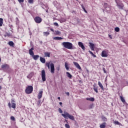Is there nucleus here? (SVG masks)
I'll use <instances>...</instances> for the list:
<instances>
[{
    "mask_svg": "<svg viewBox=\"0 0 128 128\" xmlns=\"http://www.w3.org/2000/svg\"><path fill=\"white\" fill-rule=\"evenodd\" d=\"M56 70L58 72L60 70V66L57 67Z\"/></svg>",
    "mask_w": 128,
    "mask_h": 128,
    "instance_id": "nucleus-46",
    "label": "nucleus"
},
{
    "mask_svg": "<svg viewBox=\"0 0 128 128\" xmlns=\"http://www.w3.org/2000/svg\"><path fill=\"white\" fill-rule=\"evenodd\" d=\"M12 102H14V100H12Z\"/></svg>",
    "mask_w": 128,
    "mask_h": 128,
    "instance_id": "nucleus-57",
    "label": "nucleus"
},
{
    "mask_svg": "<svg viewBox=\"0 0 128 128\" xmlns=\"http://www.w3.org/2000/svg\"><path fill=\"white\" fill-rule=\"evenodd\" d=\"M65 127L66 128H70V125H68V124H65Z\"/></svg>",
    "mask_w": 128,
    "mask_h": 128,
    "instance_id": "nucleus-39",
    "label": "nucleus"
},
{
    "mask_svg": "<svg viewBox=\"0 0 128 128\" xmlns=\"http://www.w3.org/2000/svg\"><path fill=\"white\" fill-rule=\"evenodd\" d=\"M34 90V88L32 86H28L25 92L27 94H32V91Z\"/></svg>",
    "mask_w": 128,
    "mask_h": 128,
    "instance_id": "nucleus-3",
    "label": "nucleus"
},
{
    "mask_svg": "<svg viewBox=\"0 0 128 128\" xmlns=\"http://www.w3.org/2000/svg\"><path fill=\"white\" fill-rule=\"evenodd\" d=\"M32 58H34V60H38L40 58V56H38V55H33V56H32Z\"/></svg>",
    "mask_w": 128,
    "mask_h": 128,
    "instance_id": "nucleus-15",
    "label": "nucleus"
},
{
    "mask_svg": "<svg viewBox=\"0 0 128 128\" xmlns=\"http://www.w3.org/2000/svg\"><path fill=\"white\" fill-rule=\"evenodd\" d=\"M66 74H67V76L68 78H72V74H70V72H66Z\"/></svg>",
    "mask_w": 128,
    "mask_h": 128,
    "instance_id": "nucleus-23",
    "label": "nucleus"
},
{
    "mask_svg": "<svg viewBox=\"0 0 128 128\" xmlns=\"http://www.w3.org/2000/svg\"><path fill=\"white\" fill-rule=\"evenodd\" d=\"M58 99L59 100H60V97H58Z\"/></svg>",
    "mask_w": 128,
    "mask_h": 128,
    "instance_id": "nucleus-51",
    "label": "nucleus"
},
{
    "mask_svg": "<svg viewBox=\"0 0 128 128\" xmlns=\"http://www.w3.org/2000/svg\"><path fill=\"white\" fill-rule=\"evenodd\" d=\"M75 66L78 68V70H82V68H80V66L78 64V63L76 62H73Z\"/></svg>",
    "mask_w": 128,
    "mask_h": 128,
    "instance_id": "nucleus-10",
    "label": "nucleus"
},
{
    "mask_svg": "<svg viewBox=\"0 0 128 128\" xmlns=\"http://www.w3.org/2000/svg\"><path fill=\"white\" fill-rule=\"evenodd\" d=\"M42 90L40 91L38 96V100H40L42 98V94H43Z\"/></svg>",
    "mask_w": 128,
    "mask_h": 128,
    "instance_id": "nucleus-14",
    "label": "nucleus"
},
{
    "mask_svg": "<svg viewBox=\"0 0 128 128\" xmlns=\"http://www.w3.org/2000/svg\"><path fill=\"white\" fill-rule=\"evenodd\" d=\"M98 84L100 88H102V90H104V86H102V84L100 82H98Z\"/></svg>",
    "mask_w": 128,
    "mask_h": 128,
    "instance_id": "nucleus-16",
    "label": "nucleus"
},
{
    "mask_svg": "<svg viewBox=\"0 0 128 128\" xmlns=\"http://www.w3.org/2000/svg\"><path fill=\"white\" fill-rule=\"evenodd\" d=\"M56 34H60V31H56Z\"/></svg>",
    "mask_w": 128,
    "mask_h": 128,
    "instance_id": "nucleus-41",
    "label": "nucleus"
},
{
    "mask_svg": "<svg viewBox=\"0 0 128 128\" xmlns=\"http://www.w3.org/2000/svg\"><path fill=\"white\" fill-rule=\"evenodd\" d=\"M106 10L110 12V7H106Z\"/></svg>",
    "mask_w": 128,
    "mask_h": 128,
    "instance_id": "nucleus-37",
    "label": "nucleus"
},
{
    "mask_svg": "<svg viewBox=\"0 0 128 128\" xmlns=\"http://www.w3.org/2000/svg\"><path fill=\"white\" fill-rule=\"evenodd\" d=\"M86 100H90V102H94V98H86Z\"/></svg>",
    "mask_w": 128,
    "mask_h": 128,
    "instance_id": "nucleus-19",
    "label": "nucleus"
},
{
    "mask_svg": "<svg viewBox=\"0 0 128 128\" xmlns=\"http://www.w3.org/2000/svg\"><path fill=\"white\" fill-rule=\"evenodd\" d=\"M2 68L3 70H8L10 68V66L8 64H4L2 66Z\"/></svg>",
    "mask_w": 128,
    "mask_h": 128,
    "instance_id": "nucleus-9",
    "label": "nucleus"
},
{
    "mask_svg": "<svg viewBox=\"0 0 128 128\" xmlns=\"http://www.w3.org/2000/svg\"><path fill=\"white\" fill-rule=\"evenodd\" d=\"M34 50V48H32L30 49L29 50V54H30V56H32L34 55V51H32Z\"/></svg>",
    "mask_w": 128,
    "mask_h": 128,
    "instance_id": "nucleus-12",
    "label": "nucleus"
},
{
    "mask_svg": "<svg viewBox=\"0 0 128 128\" xmlns=\"http://www.w3.org/2000/svg\"><path fill=\"white\" fill-rule=\"evenodd\" d=\"M78 46L82 48L83 50H86V47H84V43L82 42H78Z\"/></svg>",
    "mask_w": 128,
    "mask_h": 128,
    "instance_id": "nucleus-8",
    "label": "nucleus"
},
{
    "mask_svg": "<svg viewBox=\"0 0 128 128\" xmlns=\"http://www.w3.org/2000/svg\"><path fill=\"white\" fill-rule=\"evenodd\" d=\"M28 4H34V0H28Z\"/></svg>",
    "mask_w": 128,
    "mask_h": 128,
    "instance_id": "nucleus-36",
    "label": "nucleus"
},
{
    "mask_svg": "<svg viewBox=\"0 0 128 128\" xmlns=\"http://www.w3.org/2000/svg\"><path fill=\"white\" fill-rule=\"evenodd\" d=\"M81 6H82V10H84V12H85L86 14H88V11L86 10V8L84 6V5H82Z\"/></svg>",
    "mask_w": 128,
    "mask_h": 128,
    "instance_id": "nucleus-29",
    "label": "nucleus"
},
{
    "mask_svg": "<svg viewBox=\"0 0 128 128\" xmlns=\"http://www.w3.org/2000/svg\"><path fill=\"white\" fill-rule=\"evenodd\" d=\"M58 112H60V114H62V110L60 108H58Z\"/></svg>",
    "mask_w": 128,
    "mask_h": 128,
    "instance_id": "nucleus-40",
    "label": "nucleus"
},
{
    "mask_svg": "<svg viewBox=\"0 0 128 128\" xmlns=\"http://www.w3.org/2000/svg\"><path fill=\"white\" fill-rule=\"evenodd\" d=\"M41 76L42 82H46V71L44 70H42V71Z\"/></svg>",
    "mask_w": 128,
    "mask_h": 128,
    "instance_id": "nucleus-6",
    "label": "nucleus"
},
{
    "mask_svg": "<svg viewBox=\"0 0 128 128\" xmlns=\"http://www.w3.org/2000/svg\"><path fill=\"white\" fill-rule=\"evenodd\" d=\"M40 61L42 64H46V59L42 57H40Z\"/></svg>",
    "mask_w": 128,
    "mask_h": 128,
    "instance_id": "nucleus-18",
    "label": "nucleus"
},
{
    "mask_svg": "<svg viewBox=\"0 0 128 128\" xmlns=\"http://www.w3.org/2000/svg\"><path fill=\"white\" fill-rule=\"evenodd\" d=\"M77 0V1H78V0Z\"/></svg>",
    "mask_w": 128,
    "mask_h": 128,
    "instance_id": "nucleus-60",
    "label": "nucleus"
},
{
    "mask_svg": "<svg viewBox=\"0 0 128 128\" xmlns=\"http://www.w3.org/2000/svg\"><path fill=\"white\" fill-rule=\"evenodd\" d=\"M102 56L106 58L108 56V52L106 50H103L102 52Z\"/></svg>",
    "mask_w": 128,
    "mask_h": 128,
    "instance_id": "nucleus-11",
    "label": "nucleus"
},
{
    "mask_svg": "<svg viewBox=\"0 0 128 128\" xmlns=\"http://www.w3.org/2000/svg\"><path fill=\"white\" fill-rule=\"evenodd\" d=\"M44 56H48V58H50V53L48 52H46L44 53Z\"/></svg>",
    "mask_w": 128,
    "mask_h": 128,
    "instance_id": "nucleus-21",
    "label": "nucleus"
},
{
    "mask_svg": "<svg viewBox=\"0 0 128 128\" xmlns=\"http://www.w3.org/2000/svg\"><path fill=\"white\" fill-rule=\"evenodd\" d=\"M8 44H9L10 46H14V44L12 42V41H10L8 42Z\"/></svg>",
    "mask_w": 128,
    "mask_h": 128,
    "instance_id": "nucleus-24",
    "label": "nucleus"
},
{
    "mask_svg": "<svg viewBox=\"0 0 128 128\" xmlns=\"http://www.w3.org/2000/svg\"><path fill=\"white\" fill-rule=\"evenodd\" d=\"M66 94H67V96H70V92H67Z\"/></svg>",
    "mask_w": 128,
    "mask_h": 128,
    "instance_id": "nucleus-47",
    "label": "nucleus"
},
{
    "mask_svg": "<svg viewBox=\"0 0 128 128\" xmlns=\"http://www.w3.org/2000/svg\"><path fill=\"white\" fill-rule=\"evenodd\" d=\"M19 4H22L24 3V0H18Z\"/></svg>",
    "mask_w": 128,
    "mask_h": 128,
    "instance_id": "nucleus-35",
    "label": "nucleus"
},
{
    "mask_svg": "<svg viewBox=\"0 0 128 128\" xmlns=\"http://www.w3.org/2000/svg\"><path fill=\"white\" fill-rule=\"evenodd\" d=\"M115 124H120V122H118V121H115L114 122Z\"/></svg>",
    "mask_w": 128,
    "mask_h": 128,
    "instance_id": "nucleus-42",
    "label": "nucleus"
},
{
    "mask_svg": "<svg viewBox=\"0 0 128 128\" xmlns=\"http://www.w3.org/2000/svg\"><path fill=\"white\" fill-rule=\"evenodd\" d=\"M46 66H50V62H46Z\"/></svg>",
    "mask_w": 128,
    "mask_h": 128,
    "instance_id": "nucleus-44",
    "label": "nucleus"
},
{
    "mask_svg": "<svg viewBox=\"0 0 128 128\" xmlns=\"http://www.w3.org/2000/svg\"><path fill=\"white\" fill-rule=\"evenodd\" d=\"M4 20L0 18V26H2V24H4Z\"/></svg>",
    "mask_w": 128,
    "mask_h": 128,
    "instance_id": "nucleus-26",
    "label": "nucleus"
},
{
    "mask_svg": "<svg viewBox=\"0 0 128 128\" xmlns=\"http://www.w3.org/2000/svg\"><path fill=\"white\" fill-rule=\"evenodd\" d=\"M34 20L36 24H40L42 22V19L40 16H36L34 18Z\"/></svg>",
    "mask_w": 128,
    "mask_h": 128,
    "instance_id": "nucleus-5",
    "label": "nucleus"
},
{
    "mask_svg": "<svg viewBox=\"0 0 128 128\" xmlns=\"http://www.w3.org/2000/svg\"><path fill=\"white\" fill-rule=\"evenodd\" d=\"M66 122H68V120H66Z\"/></svg>",
    "mask_w": 128,
    "mask_h": 128,
    "instance_id": "nucleus-59",
    "label": "nucleus"
},
{
    "mask_svg": "<svg viewBox=\"0 0 128 128\" xmlns=\"http://www.w3.org/2000/svg\"><path fill=\"white\" fill-rule=\"evenodd\" d=\"M62 116L64 118L68 119V118L70 120H74V116L66 112H64V114H62Z\"/></svg>",
    "mask_w": 128,
    "mask_h": 128,
    "instance_id": "nucleus-2",
    "label": "nucleus"
},
{
    "mask_svg": "<svg viewBox=\"0 0 128 128\" xmlns=\"http://www.w3.org/2000/svg\"><path fill=\"white\" fill-rule=\"evenodd\" d=\"M40 102H41V101L40 100H39L38 102H37V106H40Z\"/></svg>",
    "mask_w": 128,
    "mask_h": 128,
    "instance_id": "nucleus-34",
    "label": "nucleus"
},
{
    "mask_svg": "<svg viewBox=\"0 0 128 128\" xmlns=\"http://www.w3.org/2000/svg\"><path fill=\"white\" fill-rule=\"evenodd\" d=\"M106 126V122H103L100 125V128H105Z\"/></svg>",
    "mask_w": 128,
    "mask_h": 128,
    "instance_id": "nucleus-17",
    "label": "nucleus"
},
{
    "mask_svg": "<svg viewBox=\"0 0 128 128\" xmlns=\"http://www.w3.org/2000/svg\"><path fill=\"white\" fill-rule=\"evenodd\" d=\"M51 32H54V29H50Z\"/></svg>",
    "mask_w": 128,
    "mask_h": 128,
    "instance_id": "nucleus-52",
    "label": "nucleus"
},
{
    "mask_svg": "<svg viewBox=\"0 0 128 128\" xmlns=\"http://www.w3.org/2000/svg\"><path fill=\"white\" fill-rule=\"evenodd\" d=\"M8 106L9 108H10L11 104H10V102L8 103Z\"/></svg>",
    "mask_w": 128,
    "mask_h": 128,
    "instance_id": "nucleus-48",
    "label": "nucleus"
},
{
    "mask_svg": "<svg viewBox=\"0 0 128 128\" xmlns=\"http://www.w3.org/2000/svg\"><path fill=\"white\" fill-rule=\"evenodd\" d=\"M10 119L12 120H16V118H14V116H12L10 117Z\"/></svg>",
    "mask_w": 128,
    "mask_h": 128,
    "instance_id": "nucleus-38",
    "label": "nucleus"
},
{
    "mask_svg": "<svg viewBox=\"0 0 128 128\" xmlns=\"http://www.w3.org/2000/svg\"><path fill=\"white\" fill-rule=\"evenodd\" d=\"M103 70H104V74H106V68H103Z\"/></svg>",
    "mask_w": 128,
    "mask_h": 128,
    "instance_id": "nucleus-45",
    "label": "nucleus"
},
{
    "mask_svg": "<svg viewBox=\"0 0 128 128\" xmlns=\"http://www.w3.org/2000/svg\"><path fill=\"white\" fill-rule=\"evenodd\" d=\"M48 68V70H50V65L48 66H47Z\"/></svg>",
    "mask_w": 128,
    "mask_h": 128,
    "instance_id": "nucleus-53",
    "label": "nucleus"
},
{
    "mask_svg": "<svg viewBox=\"0 0 128 128\" xmlns=\"http://www.w3.org/2000/svg\"><path fill=\"white\" fill-rule=\"evenodd\" d=\"M59 104H60L61 106H62V102H60Z\"/></svg>",
    "mask_w": 128,
    "mask_h": 128,
    "instance_id": "nucleus-49",
    "label": "nucleus"
},
{
    "mask_svg": "<svg viewBox=\"0 0 128 128\" xmlns=\"http://www.w3.org/2000/svg\"><path fill=\"white\" fill-rule=\"evenodd\" d=\"M1 60H2L0 58V63Z\"/></svg>",
    "mask_w": 128,
    "mask_h": 128,
    "instance_id": "nucleus-56",
    "label": "nucleus"
},
{
    "mask_svg": "<svg viewBox=\"0 0 128 128\" xmlns=\"http://www.w3.org/2000/svg\"><path fill=\"white\" fill-rule=\"evenodd\" d=\"M116 2L118 8H120V10H124V4L122 3L121 1L118 0H116Z\"/></svg>",
    "mask_w": 128,
    "mask_h": 128,
    "instance_id": "nucleus-4",
    "label": "nucleus"
},
{
    "mask_svg": "<svg viewBox=\"0 0 128 128\" xmlns=\"http://www.w3.org/2000/svg\"><path fill=\"white\" fill-rule=\"evenodd\" d=\"M50 72L52 74H54V64L52 63L50 64Z\"/></svg>",
    "mask_w": 128,
    "mask_h": 128,
    "instance_id": "nucleus-7",
    "label": "nucleus"
},
{
    "mask_svg": "<svg viewBox=\"0 0 128 128\" xmlns=\"http://www.w3.org/2000/svg\"><path fill=\"white\" fill-rule=\"evenodd\" d=\"M44 36H48V34H50V32H44Z\"/></svg>",
    "mask_w": 128,
    "mask_h": 128,
    "instance_id": "nucleus-28",
    "label": "nucleus"
},
{
    "mask_svg": "<svg viewBox=\"0 0 128 128\" xmlns=\"http://www.w3.org/2000/svg\"><path fill=\"white\" fill-rule=\"evenodd\" d=\"M2 90V86H0V90Z\"/></svg>",
    "mask_w": 128,
    "mask_h": 128,
    "instance_id": "nucleus-54",
    "label": "nucleus"
},
{
    "mask_svg": "<svg viewBox=\"0 0 128 128\" xmlns=\"http://www.w3.org/2000/svg\"><path fill=\"white\" fill-rule=\"evenodd\" d=\"M16 18V20H18V18Z\"/></svg>",
    "mask_w": 128,
    "mask_h": 128,
    "instance_id": "nucleus-58",
    "label": "nucleus"
},
{
    "mask_svg": "<svg viewBox=\"0 0 128 128\" xmlns=\"http://www.w3.org/2000/svg\"><path fill=\"white\" fill-rule=\"evenodd\" d=\"M94 90L96 92V94H98V88L96 87V86H94Z\"/></svg>",
    "mask_w": 128,
    "mask_h": 128,
    "instance_id": "nucleus-30",
    "label": "nucleus"
},
{
    "mask_svg": "<svg viewBox=\"0 0 128 128\" xmlns=\"http://www.w3.org/2000/svg\"><path fill=\"white\" fill-rule=\"evenodd\" d=\"M102 119L104 122H106L108 120V118H106L104 116H102Z\"/></svg>",
    "mask_w": 128,
    "mask_h": 128,
    "instance_id": "nucleus-27",
    "label": "nucleus"
},
{
    "mask_svg": "<svg viewBox=\"0 0 128 128\" xmlns=\"http://www.w3.org/2000/svg\"><path fill=\"white\" fill-rule=\"evenodd\" d=\"M48 12V10H46V12Z\"/></svg>",
    "mask_w": 128,
    "mask_h": 128,
    "instance_id": "nucleus-55",
    "label": "nucleus"
},
{
    "mask_svg": "<svg viewBox=\"0 0 128 128\" xmlns=\"http://www.w3.org/2000/svg\"><path fill=\"white\" fill-rule=\"evenodd\" d=\"M90 48L92 50H94V43L90 42Z\"/></svg>",
    "mask_w": 128,
    "mask_h": 128,
    "instance_id": "nucleus-13",
    "label": "nucleus"
},
{
    "mask_svg": "<svg viewBox=\"0 0 128 128\" xmlns=\"http://www.w3.org/2000/svg\"><path fill=\"white\" fill-rule=\"evenodd\" d=\"M62 46H63L64 48H68V50H74L72 44L70 42H63Z\"/></svg>",
    "mask_w": 128,
    "mask_h": 128,
    "instance_id": "nucleus-1",
    "label": "nucleus"
},
{
    "mask_svg": "<svg viewBox=\"0 0 128 128\" xmlns=\"http://www.w3.org/2000/svg\"><path fill=\"white\" fill-rule=\"evenodd\" d=\"M16 104L14 103L12 104V108H16Z\"/></svg>",
    "mask_w": 128,
    "mask_h": 128,
    "instance_id": "nucleus-33",
    "label": "nucleus"
},
{
    "mask_svg": "<svg viewBox=\"0 0 128 128\" xmlns=\"http://www.w3.org/2000/svg\"><path fill=\"white\" fill-rule=\"evenodd\" d=\"M53 39L55 40H63V38L61 37H54Z\"/></svg>",
    "mask_w": 128,
    "mask_h": 128,
    "instance_id": "nucleus-20",
    "label": "nucleus"
},
{
    "mask_svg": "<svg viewBox=\"0 0 128 128\" xmlns=\"http://www.w3.org/2000/svg\"><path fill=\"white\" fill-rule=\"evenodd\" d=\"M104 6H108V4L105 3V4H104Z\"/></svg>",
    "mask_w": 128,
    "mask_h": 128,
    "instance_id": "nucleus-50",
    "label": "nucleus"
},
{
    "mask_svg": "<svg viewBox=\"0 0 128 128\" xmlns=\"http://www.w3.org/2000/svg\"><path fill=\"white\" fill-rule=\"evenodd\" d=\"M65 68L66 70H70V68H68V64L66 62H65Z\"/></svg>",
    "mask_w": 128,
    "mask_h": 128,
    "instance_id": "nucleus-22",
    "label": "nucleus"
},
{
    "mask_svg": "<svg viewBox=\"0 0 128 128\" xmlns=\"http://www.w3.org/2000/svg\"><path fill=\"white\" fill-rule=\"evenodd\" d=\"M120 98L122 102H126V100H124V98L122 96H120Z\"/></svg>",
    "mask_w": 128,
    "mask_h": 128,
    "instance_id": "nucleus-31",
    "label": "nucleus"
},
{
    "mask_svg": "<svg viewBox=\"0 0 128 128\" xmlns=\"http://www.w3.org/2000/svg\"><path fill=\"white\" fill-rule=\"evenodd\" d=\"M114 30H115V32H120V28L116 27Z\"/></svg>",
    "mask_w": 128,
    "mask_h": 128,
    "instance_id": "nucleus-32",
    "label": "nucleus"
},
{
    "mask_svg": "<svg viewBox=\"0 0 128 128\" xmlns=\"http://www.w3.org/2000/svg\"><path fill=\"white\" fill-rule=\"evenodd\" d=\"M88 52H90V54L92 56H93V58H96V54H94L92 52V51L88 50Z\"/></svg>",
    "mask_w": 128,
    "mask_h": 128,
    "instance_id": "nucleus-25",
    "label": "nucleus"
},
{
    "mask_svg": "<svg viewBox=\"0 0 128 128\" xmlns=\"http://www.w3.org/2000/svg\"><path fill=\"white\" fill-rule=\"evenodd\" d=\"M54 26H58V24L57 22H54Z\"/></svg>",
    "mask_w": 128,
    "mask_h": 128,
    "instance_id": "nucleus-43",
    "label": "nucleus"
}]
</instances>
